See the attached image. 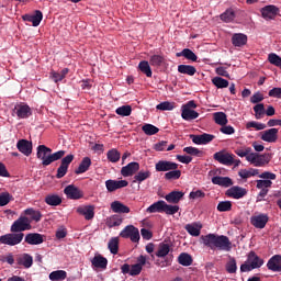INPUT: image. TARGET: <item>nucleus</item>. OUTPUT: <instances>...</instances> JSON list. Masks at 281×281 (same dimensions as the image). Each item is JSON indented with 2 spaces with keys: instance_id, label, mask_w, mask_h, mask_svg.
<instances>
[{
  "instance_id": "obj_5",
  "label": "nucleus",
  "mask_w": 281,
  "mask_h": 281,
  "mask_svg": "<svg viewBox=\"0 0 281 281\" xmlns=\"http://www.w3.org/2000/svg\"><path fill=\"white\" fill-rule=\"evenodd\" d=\"M247 161L256 168H263V166L271 161V156L270 154L252 153L247 156Z\"/></svg>"
},
{
  "instance_id": "obj_11",
  "label": "nucleus",
  "mask_w": 281,
  "mask_h": 281,
  "mask_svg": "<svg viewBox=\"0 0 281 281\" xmlns=\"http://www.w3.org/2000/svg\"><path fill=\"white\" fill-rule=\"evenodd\" d=\"M18 150L25 157H30L33 153V143L27 139H19L16 143Z\"/></svg>"
},
{
  "instance_id": "obj_6",
  "label": "nucleus",
  "mask_w": 281,
  "mask_h": 281,
  "mask_svg": "<svg viewBox=\"0 0 281 281\" xmlns=\"http://www.w3.org/2000/svg\"><path fill=\"white\" fill-rule=\"evenodd\" d=\"M121 238H131L133 243H138L140 239L139 231L134 225H127L121 234H119Z\"/></svg>"
},
{
  "instance_id": "obj_20",
  "label": "nucleus",
  "mask_w": 281,
  "mask_h": 281,
  "mask_svg": "<svg viewBox=\"0 0 281 281\" xmlns=\"http://www.w3.org/2000/svg\"><path fill=\"white\" fill-rule=\"evenodd\" d=\"M128 186V182L126 180H106L105 181V188L108 192H114L119 189L126 188Z\"/></svg>"
},
{
  "instance_id": "obj_33",
  "label": "nucleus",
  "mask_w": 281,
  "mask_h": 281,
  "mask_svg": "<svg viewBox=\"0 0 281 281\" xmlns=\"http://www.w3.org/2000/svg\"><path fill=\"white\" fill-rule=\"evenodd\" d=\"M165 200H158V202H154L153 204H150L146 212L149 214H154V213H164L165 210Z\"/></svg>"
},
{
  "instance_id": "obj_38",
  "label": "nucleus",
  "mask_w": 281,
  "mask_h": 281,
  "mask_svg": "<svg viewBox=\"0 0 281 281\" xmlns=\"http://www.w3.org/2000/svg\"><path fill=\"white\" fill-rule=\"evenodd\" d=\"M199 113L194 110H190V109H181V117L184 121H193L196 120L199 117Z\"/></svg>"
},
{
  "instance_id": "obj_2",
  "label": "nucleus",
  "mask_w": 281,
  "mask_h": 281,
  "mask_svg": "<svg viewBox=\"0 0 281 281\" xmlns=\"http://www.w3.org/2000/svg\"><path fill=\"white\" fill-rule=\"evenodd\" d=\"M202 243L212 250L232 251L233 243L225 235L207 234L201 236Z\"/></svg>"
},
{
  "instance_id": "obj_63",
  "label": "nucleus",
  "mask_w": 281,
  "mask_h": 281,
  "mask_svg": "<svg viewBox=\"0 0 281 281\" xmlns=\"http://www.w3.org/2000/svg\"><path fill=\"white\" fill-rule=\"evenodd\" d=\"M246 128L247 130L255 128L256 131H263L267 128V125L262 123H257V122H249L246 124Z\"/></svg>"
},
{
  "instance_id": "obj_18",
  "label": "nucleus",
  "mask_w": 281,
  "mask_h": 281,
  "mask_svg": "<svg viewBox=\"0 0 281 281\" xmlns=\"http://www.w3.org/2000/svg\"><path fill=\"white\" fill-rule=\"evenodd\" d=\"M95 206L94 205H85V206H79L77 209V213L79 215L85 216L86 221H92L95 216Z\"/></svg>"
},
{
  "instance_id": "obj_39",
  "label": "nucleus",
  "mask_w": 281,
  "mask_h": 281,
  "mask_svg": "<svg viewBox=\"0 0 281 281\" xmlns=\"http://www.w3.org/2000/svg\"><path fill=\"white\" fill-rule=\"evenodd\" d=\"M106 159L111 164H117L121 159V153L116 148H111L106 151Z\"/></svg>"
},
{
  "instance_id": "obj_55",
  "label": "nucleus",
  "mask_w": 281,
  "mask_h": 281,
  "mask_svg": "<svg viewBox=\"0 0 281 281\" xmlns=\"http://www.w3.org/2000/svg\"><path fill=\"white\" fill-rule=\"evenodd\" d=\"M123 223L122 217L119 215H113L108 220V227L114 228V227H120Z\"/></svg>"
},
{
  "instance_id": "obj_23",
  "label": "nucleus",
  "mask_w": 281,
  "mask_h": 281,
  "mask_svg": "<svg viewBox=\"0 0 281 281\" xmlns=\"http://www.w3.org/2000/svg\"><path fill=\"white\" fill-rule=\"evenodd\" d=\"M110 209L112 212L116 214H128L131 212L130 207L125 205L123 202H119V200L111 202Z\"/></svg>"
},
{
  "instance_id": "obj_57",
  "label": "nucleus",
  "mask_w": 281,
  "mask_h": 281,
  "mask_svg": "<svg viewBox=\"0 0 281 281\" xmlns=\"http://www.w3.org/2000/svg\"><path fill=\"white\" fill-rule=\"evenodd\" d=\"M150 171L146 170H140L135 177H134V182H138L142 183L143 181H145L146 179H148L150 177Z\"/></svg>"
},
{
  "instance_id": "obj_52",
  "label": "nucleus",
  "mask_w": 281,
  "mask_h": 281,
  "mask_svg": "<svg viewBox=\"0 0 281 281\" xmlns=\"http://www.w3.org/2000/svg\"><path fill=\"white\" fill-rule=\"evenodd\" d=\"M254 112H255V119L256 120H261L265 114H266V110H265V104L263 103H257L254 108H252Z\"/></svg>"
},
{
  "instance_id": "obj_16",
  "label": "nucleus",
  "mask_w": 281,
  "mask_h": 281,
  "mask_svg": "<svg viewBox=\"0 0 281 281\" xmlns=\"http://www.w3.org/2000/svg\"><path fill=\"white\" fill-rule=\"evenodd\" d=\"M23 21L32 23L33 26H38L43 21V12L41 10H35L34 14L22 15Z\"/></svg>"
},
{
  "instance_id": "obj_59",
  "label": "nucleus",
  "mask_w": 281,
  "mask_h": 281,
  "mask_svg": "<svg viewBox=\"0 0 281 281\" xmlns=\"http://www.w3.org/2000/svg\"><path fill=\"white\" fill-rule=\"evenodd\" d=\"M233 209V203L229 201L218 202L217 211L218 212H229Z\"/></svg>"
},
{
  "instance_id": "obj_4",
  "label": "nucleus",
  "mask_w": 281,
  "mask_h": 281,
  "mask_svg": "<svg viewBox=\"0 0 281 281\" xmlns=\"http://www.w3.org/2000/svg\"><path fill=\"white\" fill-rule=\"evenodd\" d=\"M265 261L255 251H250L245 263L240 266V272H250L263 266Z\"/></svg>"
},
{
  "instance_id": "obj_64",
  "label": "nucleus",
  "mask_w": 281,
  "mask_h": 281,
  "mask_svg": "<svg viewBox=\"0 0 281 281\" xmlns=\"http://www.w3.org/2000/svg\"><path fill=\"white\" fill-rule=\"evenodd\" d=\"M13 195H10V193H2L0 194V206H5L9 204L10 201H12Z\"/></svg>"
},
{
  "instance_id": "obj_13",
  "label": "nucleus",
  "mask_w": 281,
  "mask_h": 281,
  "mask_svg": "<svg viewBox=\"0 0 281 281\" xmlns=\"http://www.w3.org/2000/svg\"><path fill=\"white\" fill-rule=\"evenodd\" d=\"M190 138H191V140H193V143L195 145H207L211 142H213L215 136L213 134L203 133V134H200V135L191 134Z\"/></svg>"
},
{
  "instance_id": "obj_43",
  "label": "nucleus",
  "mask_w": 281,
  "mask_h": 281,
  "mask_svg": "<svg viewBox=\"0 0 281 281\" xmlns=\"http://www.w3.org/2000/svg\"><path fill=\"white\" fill-rule=\"evenodd\" d=\"M259 175V169H254V168H250V169H240L238 171V176L241 178V179H249L250 177H255V176H258Z\"/></svg>"
},
{
  "instance_id": "obj_41",
  "label": "nucleus",
  "mask_w": 281,
  "mask_h": 281,
  "mask_svg": "<svg viewBox=\"0 0 281 281\" xmlns=\"http://www.w3.org/2000/svg\"><path fill=\"white\" fill-rule=\"evenodd\" d=\"M226 272L229 274L237 273L238 266H237V260L234 257H228V261L226 262L225 266Z\"/></svg>"
},
{
  "instance_id": "obj_53",
  "label": "nucleus",
  "mask_w": 281,
  "mask_h": 281,
  "mask_svg": "<svg viewBox=\"0 0 281 281\" xmlns=\"http://www.w3.org/2000/svg\"><path fill=\"white\" fill-rule=\"evenodd\" d=\"M235 154L239 158H246V161H248V157L252 155V148L251 147H244V148H237L235 150Z\"/></svg>"
},
{
  "instance_id": "obj_10",
  "label": "nucleus",
  "mask_w": 281,
  "mask_h": 281,
  "mask_svg": "<svg viewBox=\"0 0 281 281\" xmlns=\"http://www.w3.org/2000/svg\"><path fill=\"white\" fill-rule=\"evenodd\" d=\"M279 12H280V9L273 4H269L261 8V16H263L266 21H273V19H276Z\"/></svg>"
},
{
  "instance_id": "obj_30",
  "label": "nucleus",
  "mask_w": 281,
  "mask_h": 281,
  "mask_svg": "<svg viewBox=\"0 0 281 281\" xmlns=\"http://www.w3.org/2000/svg\"><path fill=\"white\" fill-rule=\"evenodd\" d=\"M92 166V160L90 157H83L79 167L75 170L76 175H81L87 172Z\"/></svg>"
},
{
  "instance_id": "obj_22",
  "label": "nucleus",
  "mask_w": 281,
  "mask_h": 281,
  "mask_svg": "<svg viewBox=\"0 0 281 281\" xmlns=\"http://www.w3.org/2000/svg\"><path fill=\"white\" fill-rule=\"evenodd\" d=\"M24 243L29 245H40L44 243V235L40 233H29L24 237Z\"/></svg>"
},
{
  "instance_id": "obj_14",
  "label": "nucleus",
  "mask_w": 281,
  "mask_h": 281,
  "mask_svg": "<svg viewBox=\"0 0 281 281\" xmlns=\"http://www.w3.org/2000/svg\"><path fill=\"white\" fill-rule=\"evenodd\" d=\"M64 193L67 195L68 199L70 200H80L85 198V192L74 184H70L65 188Z\"/></svg>"
},
{
  "instance_id": "obj_45",
  "label": "nucleus",
  "mask_w": 281,
  "mask_h": 281,
  "mask_svg": "<svg viewBox=\"0 0 281 281\" xmlns=\"http://www.w3.org/2000/svg\"><path fill=\"white\" fill-rule=\"evenodd\" d=\"M50 281H63L67 279L66 270H54L49 274Z\"/></svg>"
},
{
  "instance_id": "obj_48",
  "label": "nucleus",
  "mask_w": 281,
  "mask_h": 281,
  "mask_svg": "<svg viewBox=\"0 0 281 281\" xmlns=\"http://www.w3.org/2000/svg\"><path fill=\"white\" fill-rule=\"evenodd\" d=\"M170 252V245L166 243H160L158 246V250L156 252V256L159 258H165Z\"/></svg>"
},
{
  "instance_id": "obj_50",
  "label": "nucleus",
  "mask_w": 281,
  "mask_h": 281,
  "mask_svg": "<svg viewBox=\"0 0 281 281\" xmlns=\"http://www.w3.org/2000/svg\"><path fill=\"white\" fill-rule=\"evenodd\" d=\"M44 202H46V204L50 205V206H58L61 204L63 200L61 198H59V195H46V198H44Z\"/></svg>"
},
{
  "instance_id": "obj_8",
  "label": "nucleus",
  "mask_w": 281,
  "mask_h": 281,
  "mask_svg": "<svg viewBox=\"0 0 281 281\" xmlns=\"http://www.w3.org/2000/svg\"><path fill=\"white\" fill-rule=\"evenodd\" d=\"M269 222V216L265 213L252 215L250 217V225L256 229H265L266 225Z\"/></svg>"
},
{
  "instance_id": "obj_49",
  "label": "nucleus",
  "mask_w": 281,
  "mask_h": 281,
  "mask_svg": "<svg viewBox=\"0 0 281 281\" xmlns=\"http://www.w3.org/2000/svg\"><path fill=\"white\" fill-rule=\"evenodd\" d=\"M192 262V257L187 252L180 254L178 257V263H180L183 267H190Z\"/></svg>"
},
{
  "instance_id": "obj_34",
  "label": "nucleus",
  "mask_w": 281,
  "mask_h": 281,
  "mask_svg": "<svg viewBox=\"0 0 281 281\" xmlns=\"http://www.w3.org/2000/svg\"><path fill=\"white\" fill-rule=\"evenodd\" d=\"M178 72L181 75L193 77L196 74V68L192 65L181 64L178 65Z\"/></svg>"
},
{
  "instance_id": "obj_17",
  "label": "nucleus",
  "mask_w": 281,
  "mask_h": 281,
  "mask_svg": "<svg viewBox=\"0 0 281 281\" xmlns=\"http://www.w3.org/2000/svg\"><path fill=\"white\" fill-rule=\"evenodd\" d=\"M178 168H179V165L177 162H172V161H169V160H159L155 165V169L158 172L176 170Z\"/></svg>"
},
{
  "instance_id": "obj_42",
  "label": "nucleus",
  "mask_w": 281,
  "mask_h": 281,
  "mask_svg": "<svg viewBox=\"0 0 281 281\" xmlns=\"http://www.w3.org/2000/svg\"><path fill=\"white\" fill-rule=\"evenodd\" d=\"M138 68L142 74L146 75L147 78H153V69L150 68V64L147 60H140Z\"/></svg>"
},
{
  "instance_id": "obj_61",
  "label": "nucleus",
  "mask_w": 281,
  "mask_h": 281,
  "mask_svg": "<svg viewBox=\"0 0 281 281\" xmlns=\"http://www.w3.org/2000/svg\"><path fill=\"white\" fill-rule=\"evenodd\" d=\"M269 63L281 69V57H279V55H276V53H270Z\"/></svg>"
},
{
  "instance_id": "obj_24",
  "label": "nucleus",
  "mask_w": 281,
  "mask_h": 281,
  "mask_svg": "<svg viewBox=\"0 0 281 281\" xmlns=\"http://www.w3.org/2000/svg\"><path fill=\"white\" fill-rule=\"evenodd\" d=\"M203 228L202 224L199 222L190 223L184 225V231L188 232L190 236L198 237L201 234V229Z\"/></svg>"
},
{
  "instance_id": "obj_54",
  "label": "nucleus",
  "mask_w": 281,
  "mask_h": 281,
  "mask_svg": "<svg viewBox=\"0 0 281 281\" xmlns=\"http://www.w3.org/2000/svg\"><path fill=\"white\" fill-rule=\"evenodd\" d=\"M142 131L147 135V136H153L156 135L157 133L160 132L159 127H156L153 124H145L142 127Z\"/></svg>"
},
{
  "instance_id": "obj_60",
  "label": "nucleus",
  "mask_w": 281,
  "mask_h": 281,
  "mask_svg": "<svg viewBox=\"0 0 281 281\" xmlns=\"http://www.w3.org/2000/svg\"><path fill=\"white\" fill-rule=\"evenodd\" d=\"M116 114L121 116H130L132 114V106L131 105L119 106V109L116 110Z\"/></svg>"
},
{
  "instance_id": "obj_46",
  "label": "nucleus",
  "mask_w": 281,
  "mask_h": 281,
  "mask_svg": "<svg viewBox=\"0 0 281 281\" xmlns=\"http://www.w3.org/2000/svg\"><path fill=\"white\" fill-rule=\"evenodd\" d=\"M236 19V12L234 9H227L224 13L221 14V20L224 21V23H232V21H235Z\"/></svg>"
},
{
  "instance_id": "obj_26",
  "label": "nucleus",
  "mask_w": 281,
  "mask_h": 281,
  "mask_svg": "<svg viewBox=\"0 0 281 281\" xmlns=\"http://www.w3.org/2000/svg\"><path fill=\"white\" fill-rule=\"evenodd\" d=\"M268 267V269L270 271H273V272H281V256L280 255H276L273 256L268 265H266Z\"/></svg>"
},
{
  "instance_id": "obj_36",
  "label": "nucleus",
  "mask_w": 281,
  "mask_h": 281,
  "mask_svg": "<svg viewBox=\"0 0 281 281\" xmlns=\"http://www.w3.org/2000/svg\"><path fill=\"white\" fill-rule=\"evenodd\" d=\"M182 151L191 157L202 158L204 156L203 150L193 146H187L182 149Z\"/></svg>"
},
{
  "instance_id": "obj_3",
  "label": "nucleus",
  "mask_w": 281,
  "mask_h": 281,
  "mask_svg": "<svg viewBox=\"0 0 281 281\" xmlns=\"http://www.w3.org/2000/svg\"><path fill=\"white\" fill-rule=\"evenodd\" d=\"M65 155V150H58L52 154V148L47 147L46 145H38L36 147V158L42 160V166H50V164L54 161L63 159Z\"/></svg>"
},
{
  "instance_id": "obj_37",
  "label": "nucleus",
  "mask_w": 281,
  "mask_h": 281,
  "mask_svg": "<svg viewBox=\"0 0 281 281\" xmlns=\"http://www.w3.org/2000/svg\"><path fill=\"white\" fill-rule=\"evenodd\" d=\"M149 64L151 67L159 68L166 64L164 55H151L149 57Z\"/></svg>"
},
{
  "instance_id": "obj_28",
  "label": "nucleus",
  "mask_w": 281,
  "mask_h": 281,
  "mask_svg": "<svg viewBox=\"0 0 281 281\" xmlns=\"http://www.w3.org/2000/svg\"><path fill=\"white\" fill-rule=\"evenodd\" d=\"M212 183L224 188L234 186V181L229 177H213Z\"/></svg>"
},
{
  "instance_id": "obj_25",
  "label": "nucleus",
  "mask_w": 281,
  "mask_h": 281,
  "mask_svg": "<svg viewBox=\"0 0 281 281\" xmlns=\"http://www.w3.org/2000/svg\"><path fill=\"white\" fill-rule=\"evenodd\" d=\"M139 170V164L136 161L130 162L122 168L121 173L123 177H132Z\"/></svg>"
},
{
  "instance_id": "obj_40",
  "label": "nucleus",
  "mask_w": 281,
  "mask_h": 281,
  "mask_svg": "<svg viewBox=\"0 0 281 281\" xmlns=\"http://www.w3.org/2000/svg\"><path fill=\"white\" fill-rule=\"evenodd\" d=\"M176 57H184L187 60L196 61L198 55L189 48H184L181 53H176Z\"/></svg>"
},
{
  "instance_id": "obj_44",
  "label": "nucleus",
  "mask_w": 281,
  "mask_h": 281,
  "mask_svg": "<svg viewBox=\"0 0 281 281\" xmlns=\"http://www.w3.org/2000/svg\"><path fill=\"white\" fill-rule=\"evenodd\" d=\"M212 83L217 89H227L229 87V81L218 76L212 79Z\"/></svg>"
},
{
  "instance_id": "obj_35",
  "label": "nucleus",
  "mask_w": 281,
  "mask_h": 281,
  "mask_svg": "<svg viewBox=\"0 0 281 281\" xmlns=\"http://www.w3.org/2000/svg\"><path fill=\"white\" fill-rule=\"evenodd\" d=\"M24 214L26 216H30L31 221L35 223H40L43 218L41 211L34 210L33 207L25 209Z\"/></svg>"
},
{
  "instance_id": "obj_51",
  "label": "nucleus",
  "mask_w": 281,
  "mask_h": 281,
  "mask_svg": "<svg viewBox=\"0 0 281 281\" xmlns=\"http://www.w3.org/2000/svg\"><path fill=\"white\" fill-rule=\"evenodd\" d=\"M120 240L117 237H112L108 243V248L112 255H117Z\"/></svg>"
},
{
  "instance_id": "obj_7",
  "label": "nucleus",
  "mask_w": 281,
  "mask_h": 281,
  "mask_svg": "<svg viewBox=\"0 0 281 281\" xmlns=\"http://www.w3.org/2000/svg\"><path fill=\"white\" fill-rule=\"evenodd\" d=\"M271 187H272L271 180H257L256 188L258 190H261L257 195V200L262 201L268 195L269 188H271Z\"/></svg>"
},
{
  "instance_id": "obj_27",
  "label": "nucleus",
  "mask_w": 281,
  "mask_h": 281,
  "mask_svg": "<svg viewBox=\"0 0 281 281\" xmlns=\"http://www.w3.org/2000/svg\"><path fill=\"white\" fill-rule=\"evenodd\" d=\"M16 263L25 269H30L33 266V257L30 254H22L16 258Z\"/></svg>"
},
{
  "instance_id": "obj_15",
  "label": "nucleus",
  "mask_w": 281,
  "mask_h": 281,
  "mask_svg": "<svg viewBox=\"0 0 281 281\" xmlns=\"http://www.w3.org/2000/svg\"><path fill=\"white\" fill-rule=\"evenodd\" d=\"M214 160L218 161V164H223V166H233L235 164L234 156L223 151L215 153Z\"/></svg>"
},
{
  "instance_id": "obj_47",
  "label": "nucleus",
  "mask_w": 281,
  "mask_h": 281,
  "mask_svg": "<svg viewBox=\"0 0 281 281\" xmlns=\"http://www.w3.org/2000/svg\"><path fill=\"white\" fill-rule=\"evenodd\" d=\"M214 121L217 125L220 126H225L227 125V114L224 112H216L213 114Z\"/></svg>"
},
{
  "instance_id": "obj_32",
  "label": "nucleus",
  "mask_w": 281,
  "mask_h": 281,
  "mask_svg": "<svg viewBox=\"0 0 281 281\" xmlns=\"http://www.w3.org/2000/svg\"><path fill=\"white\" fill-rule=\"evenodd\" d=\"M183 196H184V193H183V192H180V191H172V192H170L169 194L165 195V200H166L168 203L178 204V203H180V201L183 199Z\"/></svg>"
},
{
  "instance_id": "obj_56",
  "label": "nucleus",
  "mask_w": 281,
  "mask_h": 281,
  "mask_svg": "<svg viewBox=\"0 0 281 281\" xmlns=\"http://www.w3.org/2000/svg\"><path fill=\"white\" fill-rule=\"evenodd\" d=\"M179 210H180L179 205H171V204H168L167 202H165V205H164V213L165 214L175 215L179 212Z\"/></svg>"
},
{
  "instance_id": "obj_31",
  "label": "nucleus",
  "mask_w": 281,
  "mask_h": 281,
  "mask_svg": "<svg viewBox=\"0 0 281 281\" xmlns=\"http://www.w3.org/2000/svg\"><path fill=\"white\" fill-rule=\"evenodd\" d=\"M92 267L97 269H106L108 268V259L102 255H97L91 260Z\"/></svg>"
},
{
  "instance_id": "obj_1",
  "label": "nucleus",
  "mask_w": 281,
  "mask_h": 281,
  "mask_svg": "<svg viewBox=\"0 0 281 281\" xmlns=\"http://www.w3.org/2000/svg\"><path fill=\"white\" fill-rule=\"evenodd\" d=\"M31 223L32 221L27 216L21 215L12 223L11 233L0 236V243L9 246L20 245L24 240V232L32 229Z\"/></svg>"
},
{
  "instance_id": "obj_58",
  "label": "nucleus",
  "mask_w": 281,
  "mask_h": 281,
  "mask_svg": "<svg viewBox=\"0 0 281 281\" xmlns=\"http://www.w3.org/2000/svg\"><path fill=\"white\" fill-rule=\"evenodd\" d=\"M181 170L175 169L170 170L169 172L165 173L166 180H178L181 177Z\"/></svg>"
},
{
  "instance_id": "obj_21",
  "label": "nucleus",
  "mask_w": 281,
  "mask_h": 281,
  "mask_svg": "<svg viewBox=\"0 0 281 281\" xmlns=\"http://www.w3.org/2000/svg\"><path fill=\"white\" fill-rule=\"evenodd\" d=\"M278 133L279 130H277V127L266 130V132H261V140L266 143H276L278 139Z\"/></svg>"
},
{
  "instance_id": "obj_29",
  "label": "nucleus",
  "mask_w": 281,
  "mask_h": 281,
  "mask_svg": "<svg viewBox=\"0 0 281 281\" xmlns=\"http://www.w3.org/2000/svg\"><path fill=\"white\" fill-rule=\"evenodd\" d=\"M248 36L243 33H236L232 36V44L235 47H243L247 44Z\"/></svg>"
},
{
  "instance_id": "obj_19",
  "label": "nucleus",
  "mask_w": 281,
  "mask_h": 281,
  "mask_svg": "<svg viewBox=\"0 0 281 281\" xmlns=\"http://www.w3.org/2000/svg\"><path fill=\"white\" fill-rule=\"evenodd\" d=\"M247 193L248 191L240 187H233L226 191V195L235 200L243 199L247 195Z\"/></svg>"
},
{
  "instance_id": "obj_12",
  "label": "nucleus",
  "mask_w": 281,
  "mask_h": 281,
  "mask_svg": "<svg viewBox=\"0 0 281 281\" xmlns=\"http://www.w3.org/2000/svg\"><path fill=\"white\" fill-rule=\"evenodd\" d=\"M74 159H75V156L72 154H69L61 159V164L57 169V175H56L58 179L63 178L67 173L69 165L71 161H74Z\"/></svg>"
},
{
  "instance_id": "obj_62",
  "label": "nucleus",
  "mask_w": 281,
  "mask_h": 281,
  "mask_svg": "<svg viewBox=\"0 0 281 281\" xmlns=\"http://www.w3.org/2000/svg\"><path fill=\"white\" fill-rule=\"evenodd\" d=\"M156 109L161 110V111H171V110L175 109V103L169 102V101H165V102L159 103L156 106Z\"/></svg>"
},
{
  "instance_id": "obj_9",
  "label": "nucleus",
  "mask_w": 281,
  "mask_h": 281,
  "mask_svg": "<svg viewBox=\"0 0 281 281\" xmlns=\"http://www.w3.org/2000/svg\"><path fill=\"white\" fill-rule=\"evenodd\" d=\"M13 113H15L19 119H29L33 114V111L29 104L20 103L14 106Z\"/></svg>"
}]
</instances>
